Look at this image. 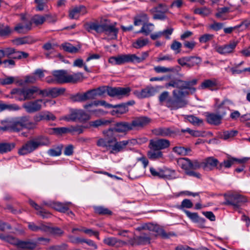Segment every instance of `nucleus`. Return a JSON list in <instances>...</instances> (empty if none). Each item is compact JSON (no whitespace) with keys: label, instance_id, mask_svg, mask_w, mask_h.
Here are the masks:
<instances>
[{"label":"nucleus","instance_id":"obj_27","mask_svg":"<svg viewBox=\"0 0 250 250\" xmlns=\"http://www.w3.org/2000/svg\"><path fill=\"white\" fill-rule=\"evenodd\" d=\"M101 105L104 106L107 108H111L112 107V104H107L105 101H95L93 102H91L89 104H85L83 107L85 109H87L89 112H98L99 113L103 112V111L101 109H98L96 110H90L89 108L93 106H97L98 105Z\"/></svg>","mask_w":250,"mask_h":250},{"label":"nucleus","instance_id":"obj_58","mask_svg":"<svg viewBox=\"0 0 250 250\" xmlns=\"http://www.w3.org/2000/svg\"><path fill=\"white\" fill-rule=\"evenodd\" d=\"M29 54L23 51H17L15 49L14 53L12 56V58L14 59H25L28 57Z\"/></svg>","mask_w":250,"mask_h":250},{"label":"nucleus","instance_id":"obj_41","mask_svg":"<svg viewBox=\"0 0 250 250\" xmlns=\"http://www.w3.org/2000/svg\"><path fill=\"white\" fill-rule=\"evenodd\" d=\"M13 32V30L7 25L0 23V36L4 38L9 37Z\"/></svg>","mask_w":250,"mask_h":250},{"label":"nucleus","instance_id":"obj_32","mask_svg":"<svg viewBox=\"0 0 250 250\" xmlns=\"http://www.w3.org/2000/svg\"><path fill=\"white\" fill-rule=\"evenodd\" d=\"M147 155L148 158L151 160H157L164 158L162 151L153 148H149Z\"/></svg>","mask_w":250,"mask_h":250},{"label":"nucleus","instance_id":"obj_8","mask_svg":"<svg viewBox=\"0 0 250 250\" xmlns=\"http://www.w3.org/2000/svg\"><path fill=\"white\" fill-rule=\"evenodd\" d=\"M15 118L16 127L18 128L17 132H19L23 128L32 129L36 126V124L30 120L29 116H22Z\"/></svg>","mask_w":250,"mask_h":250},{"label":"nucleus","instance_id":"obj_44","mask_svg":"<svg viewBox=\"0 0 250 250\" xmlns=\"http://www.w3.org/2000/svg\"><path fill=\"white\" fill-rule=\"evenodd\" d=\"M154 24L152 23L144 24L141 30L138 31L137 33H143L145 35H148L154 29Z\"/></svg>","mask_w":250,"mask_h":250},{"label":"nucleus","instance_id":"obj_56","mask_svg":"<svg viewBox=\"0 0 250 250\" xmlns=\"http://www.w3.org/2000/svg\"><path fill=\"white\" fill-rule=\"evenodd\" d=\"M62 145L59 146L55 148L49 149L48 150L47 153L51 156H60L62 153Z\"/></svg>","mask_w":250,"mask_h":250},{"label":"nucleus","instance_id":"obj_14","mask_svg":"<svg viewBox=\"0 0 250 250\" xmlns=\"http://www.w3.org/2000/svg\"><path fill=\"white\" fill-rule=\"evenodd\" d=\"M2 126H0V131L17 132L15 118L7 119L1 121Z\"/></svg>","mask_w":250,"mask_h":250},{"label":"nucleus","instance_id":"obj_7","mask_svg":"<svg viewBox=\"0 0 250 250\" xmlns=\"http://www.w3.org/2000/svg\"><path fill=\"white\" fill-rule=\"evenodd\" d=\"M151 121V119L145 116L134 118L130 123L131 130H139L147 125Z\"/></svg>","mask_w":250,"mask_h":250},{"label":"nucleus","instance_id":"obj_62","mask_svg":"<svg viewBox=\"0 0 250 250\" xmlns=\"http://www.w3.org/2000/svg\"><path fill=\"white\" fill-rule=\"evenodd\" d=\"M188 122L194 125H200L203 123V120L193 115H188L187 118Z\"/></svg>","mask_w":250,"mask_h":250},{"label":"nucleus","instance_id":"obj_21","mask_svg":"<svg viewBox=\"0 0 250 250\" xmlns=\"http://www.w3.org/2000/svg\"><path fill=\"white\" fill-rule=\"evenodd\" d=\"M116 23L114 24L104 23L103 33L108 36L110 39L114 40L117 38L119 29L116 27Z\"/></svg>","mask_w":250,"mask_h":250},{"label":"nucleus","instance_id":"obj_31","mask_svg":"<svg viewBox=\"0 0 250 250\" xmlns=\"http://www.w3.org/2000/svg\"><path fill=\"white\" fill-rule=\"evenodd\" d=\"M152 238V235L150 232L148 233H142L140 235L136 236V241L139 245H145L149 244L150 239Z\"/></svg>","mask_w":250,"mask_h":250},{"label":"nucleus","instance_id":"obj_43","mask_svg":"<svg viewBox=\"0 0 250 250\" xmlns=\"http://www.w3.org/2000/svg\"><path fill=\"white\" fill-rule=\"evenodd\" d=\"M142 174L143 172L140 168L134 167L129 170L128 177L130 179H135L140 177Z\"/></svg>","mask_w":250,"mask_h":250},{"label":"nucleus","instance_id":"obj_48","mask_svg":"<svg viewBox=\"0 0 250 250\" xmlns=\"http://www.w3.org/2000/svg\"><path fill=\"white\" fill-rule=\"evenodd\" d=\"M148 43V40L147 39L140 38L132 43V46L136 49H139L146 46Z\"/></svg>","mask_w":250,"mask_h":250},{"label":"nucleus","instance_id":"obj_34","mask_svg":"<svg viewBox=\"0 0 250 250\" xmlns=\"http://www.w3.org/2000/svg\"><path fill=\"white\" fill-rule=\"evenodd\" d=\"M217 81L215 79H207L204 81L200 85L201 89H208L213 90L217 86Z\"/></svg>","mask_w":250,"mask_h":250},{"label":"nucleus","instance_id":"obj_22","mask_svg":"<svg viewBox=\"0 0 250 250\" xmlns=\"http://www.w3.org/2000/svg\"><path fill=\"white\" fill-rule=\"evenodd\" d=\"M155 93V89L152 87H146L141 91L136 90L133 94L139 99H144L153 96Z\"/></svg>","mask_w":250,"mask_h":250},{"label":"nucleus","instance_id":"obj_45","mask_svg":"<svg viewBox=\"0 0 250 250\" xmlns=\"http://www.w3.org/2000/svg\"><path fill=\"white\" fill-rule=\"evenodd\" d=\"M15 147L13 143H0V154H3L11 151Z\"/></svg>","mask_w":250,"mask_h":250},{"label":"nucleus","instance_id":"obj_39","mask_svg":"<svg viewBox=\"0 0 250 250\" xmlns=\"http://www.w3.org/2000/svg\"><path fill=\"white\" fill-rule=\"evenodd\" d=\"M202 59L198 56H188V67L191 68L195 66H199L202 62Z\"/></svg>","mask_w":250,"mask_h":250},{"label":"nucleus","instance_id":"obj_17","mask_svg":"<svg viewBox=\"0 0 250 250\" xmlns=\"http://www.w3.org/2000/svg\"><path fill=\"white\" fill-rule=\"evenodd\" d=\"M52 75L55 78L54 80L49 81L48 83H66L67 71L64 70H55L52 72Z\"/></svg>","mask_w":250,"mask_h":250},{"label":"nucleus","instance_id":"obj_4","mask_svg":"<svg viewBox=\"0 0 250 250\" xmlns=\"http://www.w3.org/2000/svg\"><path fill=\"white\" fill-rule=\"evenodd\" d=\"M188 94V91L175 89L172 92V98H169L166 102V106L170 110H177L186 106L188 102L185 96Z\"/></svg>","mask_w":250,"mask_h":250},{"label":"nucleus","instance_id":"obj_40","mask_svg":"<svg viewBox=\"0 0 250 250\" xmlns=\"http://www.w3.org/2000/svg\"><path fill=\"white\" fill-rule=\"evenodd\" d=\"M148 20L147 15L144 12H141L134 17V24L138 26L143 22L147 21Z\"/></svg>","mask_w":250,"mask_h":250},{"label":"nucleus","instance_id":"obj_13","mask_svg":"<svg viewBox=\"0 0 250 250\" xmlns=\"http://www.w3.org/2000/svg\"><path fill=\"white\" fill-rule=\"evenodd\" d=\"M105 131L106 130L103 131L104 137L99 139L97 141L96 144L99 147L105 148L107 150H109L110 151L114 140H115V137L114 135L107 136L104 133Z\"/></svg>","mask_w":250,"mask_h":250},{"label":"nucleus","instance_id":"obj_59","mask_svg":"<svg viewBox=\"0 0 250 250\" xmlns=\"http://www.w3.org/2000/svg\"><path fill=\"white\" fill-rule=\"evenodd\" d=\"M193 207L191 201L188 199H184L181 202V205L178 207V208L184 211L185 208H190Z\"/></svg>","mask_w":250,"mask_h":250},{"label":"nucleus","instance_id":"obj_9","mask_svg":"<svg viewBox=\"0 0 250 250\" xmlns=\"http://www.w3.org/2000/svg\"><path fill=\"white\" fill-rule=\"evenodd\" d=\"M168 10V7L166 4L160 3L151 9L149 12L153 15L154 20H164L167 19L166 13Z\"/></svg>","mask_w":250,"mask_h":250},{"label":"nucleus","instance_id":"obj_3","mask_svg":"<svg viewBox=\"0 0 250 250\" xmlns=\"http://www.w3.org/2000/svg\"><path fill=\"white\" fill-rule=\"evenodd\" d=\"M95 90L97 96H102L107 92L110 97H116L119 99L129 96L131 91L129 87L101 86Z\"/></svg>","mask_w":250,"mask_h":250},{"label":"nucleus","instance_id":"obj_28","mask_svg":"<svg viewBox=\"0 0 250 250\" xmlns=\"http://www.w3.org/2000/svg\"><path fill=\"white\" fill-rule=\"evenodd\" d=\"M197 83V80L193 79L191 81H183L181 80V90L188 89L189 90L188 94L194 93L196 91V88L194 87Z\"/></svg>","mask_w":250,"mask_h":250},{"label":"nucleus","instance_id":"obj_37","mask_svg":"<svg viewBox=\"0 0 250 250\" xmlns=\"http://www.w3.org/2000/svg\"><path fill=\"white\" fill-rule=\"evenodd\" d=\"M177 178L175 170L166 167L162 168V179L171 180Z\"/></svg>","mask_w":250,"mask_h":250},{"label":"nucleus","instance_id":"obj_24","mask_svg":"<svg viewBox=\"0 0 250 250\" xmlns=\"http://www.w3.org/2000/svg\"><path fill=\"white\" fill-rule=\"evenodd\" d=\"M152 133L156 136L167 137L171 136L176 132L172 127H158L153 129Z\"/></svg>","mask_w":250,"mask_h":250},{"label":"nucleus","instance_id":"obj_35","mask_svg":"<svg viewBox=\"0 0 250 250\" xmlns=\"http://www.w3.org/2000/svg\"><path fill=\"white\" fill-rule=\"evenodd\" d=\"M31 29V23L27 22L24 24L21 23L17 24L14 30L20 34H25Z\"/></svg>","mask_w":250,"mask_h":250},{"label":"nucleus","instance_id":"obj_53","mask_svg":"<svg viewBox=\"0 0 250 250\" xmlns=\"http://www.w3.org/2000/svg\"><path fill=\"white\" fill-rule=\"evenodd\" d=\"M29 204L32 207L34 208L36 210L39 211V214L41 215L43 218L47 217L49 215L48 213L43 212L42 210V208L36 204L34 201L29 200Z\"/></svg>","mask_w":250,"mask_h":250},{"label":"nucleus","instance_id":"obj_12","mask_svg":"<svg viewBox=\"0 0 250 250\" xmlns=\"http://www.w3.org/2000/svg\"><path fill=\"white\" fill-rule=\"evenodd\" d=\"M131 143V140H130L118 141L115 138V140H114V142L112 145L110 153L111 154H117L119 152L124 151L126 149L127 146Z\"/></svg>","mask_w":250,"mask_h":250},{"label":"nucleus","instance_id":"obj_25","mask_svg":"<svg viewBox=\"0 0 250 250\" xmlns=\"http://www.w3.org/2000/svg\"><path fill=\"white\" fill-rule=\"evenodd\" d=\"M203 169L206 171L212 170L215 167L217 168L219 165L218 160L212 157H209L203 161Z\"/></svg>","mask_w":250,"mask_h":250},{"label":"nucleus","instance_id":"obj_6","mask_svg":"<svg viewBox=\"0 0 250 250\" xmlns=\"http://www.w3.org/2000/svg\"><path fill=\"white\" fill-rule=\"evenodd\" d=\"M131 130L130 123L122 122L116 123L112 128L106 130L104 133L107 136H113L114 132L125 133Z\"/></svg>","mask_w":250,"mask_h":250},{"label":"nucleus","instance_id":"obj_15","mask_svg":"<svg viewBox=\"0 0 250 250\" xmlns=\"http://www.w3.org/2000/svg\"><path fill=\"white\" fill-rule=\"evenodd\" d=\"M237 44L236 42H230L228 44L224 45L216 46L215 49L220 54L227 55L233 52Z\"/></svg>","mask_w":250,"mask_h":250},{"label":"nucleus","instance_id":"obj_38","mask_svg":"<svg viewBox=\"0 0 250 250\" xmlns=\"http://www.w3.org/2000/svg\"><path fill=\"white\" fill-rule=\"evenodd\" d=\"M65 89L62 87H54L49 88V97L55 98L64 94Z\"/></svg>","mask_w":250,"mask_h":250},{"label":"nucleus","instance_id":"obj_60","mask_svg":"<svg viewBox=\"0 0 250 250\" xmlns=\"http://www.w3.org/2000/svg\"><path fill=\"white\" fill-rule=\"evenodd\" d=\"M237 131L233 130L225 131L223 132L221 136V138L224 140H226L233 137L237 134Z\"/></svg>","mask_w":250,"mask_h":250},{"label":"nucleus","instance_id":"obj_10","mask_svg":"<svg viewBox=\"0 0 250 250\" xmlns=\"http://www.w3.org/2000/svg\"><path fill=\"white\" fill-rule=\"evenodd\" d=\"M247 201L245 196L239 194H230L226 199V203L232 205L234 208H238Z\"/></svg>","mask_w":250,"mask_h":250},{"label":"nucleus","instance_id":"obj_5","mask_svg":"<svg viewBox=\"0 0 250 250\" xmlns=\"http://www.w3.org/2000/svg\"><path fill=\"white\" fill-rule=\"evenodd\" d=\"M229 101L228 100H224L221 103H216L217 107V112L218 114H210L207 116V121L208 123L213 125H219L221 123V120L223 117L226 115V111H222V109L225 106L226 110L229 108L228 104Z\"/></svg>","mask_w":250,"mask_h":250},{"label":"nucleus","instance_id":"obj_30","mask_svg":"<svg viewBox=\"0 0 250 250\" xmlns=\"http://www.w3.org/2000/svg\"><path fill=\"white\" fill-rule=\"evenodd\" d=\"M148 56V53L146 51L143 52L140 57L134 54H128L129 63H140L144 61Z\"/></svg>","mask_w":250,"mask_h":250},{"label":"nucleus","instance_id":"obj_55","mask_svg":"<svg viewBox=\"0 0 250 250\" xmlns=\"http://www.w3.org/2000/svg\"><path fill=\"white\" fill-rule=\"evenodd\" d=\"M194 13L199 14L203 17H206L211 14V10L209 8L204 7L201 8H196L194 10Z\"/></svg>","mask_w":250,"mask_h":250},{"label":"nucleus","instance_id":"obj_46","mask_svg":"<svg viewBox=\"0 0 250 250\" xmlns=\"http://www.w3.org/2000/svg\"><path fill=\"white\" fill-rule=\"evenodd\" d=\"M237 161V159L233 158H231L227 160H224L223 162L219 164L218 166H217V169L219 170H221L223 167H225L226 168H229L233 164L234 162Z\"/></svg>","mask_w":250,"mask_h":250},{"label":"nucleus","instance_id":"obj_36","mask_svg":"<svg viewBox=\"0 0 250 250\" xmlns=\"http://www.w3.org/2000/svg\"><path fill=\"white\" fill-rule=\"evenodd\" d=\"M83 79V75L82 73L78 72L73 74H68L67 73L66 82L67 83H76L81 81Z\"/></svg>","mask_w":250,"mask_h":250},{"label":"nucleus","instance_id":"obj_49","mask_svg":"<svg viewBox=\"0 0 250 250\" xmlns=\"http://www.w3.org/2000/svg\"><path fill=\"white\" fill-rule=\"evenodd\" d=\"M173 151L180 155H187L191 151L189 148H185L181 146H175L173 148Z\"/></svg>","mask_w":250,"mask_h":250},{"label":"nucleus","instance_id":"obj_18","mask_svg":"<svg viewBox=\"0 0 250 250\" xmlns=\"http://www.w3.org/2000/svg\"><path fill=\"white\" fill-rule=\"evenodd\" d=\"M103 242L108 246L116 248L122 247L126 244L125 242L114 237H105L103 240Z\"/></svg>","mask_w":250,"mask_h":250},{"label":"nucleus","instance_id":"obj_11","mask_svg":"<svg viewBox=\"0 0 250 250\" xmlns=\"http://www.w3.org/2000/svg\"><path fill=\"white\" fill-rule=\"evenodd\" d=\"M170 145L169 141L167 139H151L149 141L148 147L161 151V150L169 147Z\"/></svg>","mask_w":250,"mask_h":250},{"label":"nucleus","instance_id":"obj_19","mask_svg":"<svg viewBox=\"0 0 250 250\" xmlns=\"http://www.w3.org/2000/svg\"><path fill=\"white\" fill-rule=\"evenodd\" d=\"M48 21L49 22L52 21L51 16L49 14H46L44 16H42L39 14H36L33 16L31 20L29 21L31 23V27L33 24L36 26L42 25L45 21Z\"/></svg>","mask_w":250,"mask_h":250},{"label":"nucleus","instance_id":"obj_64","mask_svg":"<svg viewBox=\"0 0 250 250\" xmlns=\"http://www.w3.org/2000/svg\"><path fill=\"white\" fill-rule=\"evenodd\" d=\"M90 119V116L83 110L78 109V121H86Z\"/></svg>","mask_w":250,"mask_h":250},{"label":"nucleus","instance_id":"obj_51","mask_svg":"<svg viewBox=\"0 0 250 250\" xmlns=\"http://www.w3.org/2000/svg\"><path fill=\"white\" fill-rule=\"evenodd\" d=\"M13 42L17 45H20L24 44L31 43L32 42L31 38L27 36L15 39L13 41Z\"/></svg>","mask_w":250,"mask_h":250},{"label":"nucleus","instance_id":"obj_20","mask_svg":"<svg viewBox=\"0 0 250 250\" xmlns=\"http://www.w3.org/2000/svg\"><path fill=\"white\" fill-rule=\"evenodd\" d=\"M87 13L85 6L79 5L75 6L69 11V17L70 19H78L80 16L83 15Z\"/></svg>","mask_w":250,"mask_h":250},{"label":"nucleus","instance_id":"obj_47","mask_svg":"<svg viewBox=\"0 0 250 250\" xmlns=\"http://www.w3.org/2000/svg\"><path fill=\"white\" fill-rule=\"evenodd\" d=\"M63 119L67 122L78 121V109L71 110L70 114L64 116Z\"/></svg>","mask_w":250,"mask_h":250},{"label":"nucleus","instance_id":"obj_16","mask_svg":"<svg viewBox=\"0 0 250 250\" xmlns=\"http://www.w3.org/2000/svg\"><path fill=\"white\" fill-rule=\"evenodd\" d=\"M42 100L39 99L33 102L24 103L23 107L28 113H33L40 110L42 107Z\"/></svg>","mask_w":250,"mask_h":250},{"label":"nucleus","instance_id":"obj_61","mask_svg":"<svg viewBox=\"0 0 250 250\" xmlns=\"http://www.w3.org/2000/svg\"><path fill=\"white\" fill-rule=\"evenodd\" d=\"M165 86L166 88L171 86L172 87L179 88L180 89V90H181V80L175 79L171 80L168 83L166 84Z\"/></svg>","mask_w":250,"mask_h":250},{"label":"nucleus","instance_id":"obj_29","mask_svg":"<svg viewBox=\"0 0 250 250\" xmlns=\"http://www.w3.org/2000/svg\"><path fill=\"white\" fill-rule=\"evenodd\" d=\"M104 23H99L96 21L85 24L84 27L89 32L91 30H94L97 33H102L104 32Z\"/></svg>","mask_w":250,"mask_h":250},{"label":"nucleus","instance_id":"obj_50","mask_svg":"<svg viewBox=\"0 0 250 250\" xmlns=\"http://www.w3.org/2000/svg\"><path fill=\"white\" fill-rule=\"evenodd\" d=\"M52 207L55 209L62 212H66L68 209V208L66 204L60 202L53 203Z\"/></svg>","mask_w":250,"mask_h":250},{"label":"nucleus","instance_id":"obj_1","mask_svg":"<svg viewBox=\"0 0 250 250\" xmlns=\"http://www.w3.org/2000/svg\"><path fill=\"white\" fill-rule=\"evenodd\" d=\"M11 94L14 95L13 98L20 101L34 99L37 95L42 97H49V88L42 90L36 86L29 88L14 89L11 91Z\"/></svg>","mask_w":250,"mask_h":250},{"label":"nucleus","instance_id":"obj_2","mask_svg":"<svg viewBox=\"0 0 250 250\" xmlns=\"http://www.w3.org/2000/svg\"><path fill=\"white\" fill-rule=\"evenodd\" d=\"M50 143L48 138L44 136L33 137L22 145L18 153L20 155H25L33 152L40 147L48 146Z\"/></svg>","mask_w":250,"mask_h":250},{"label":"nucleus","instance_id":"obj_42","mask_svg":"<svg viewBox=\"0 0 250 250\" xmlns=\"http://www.w3.org/2000/svg\"><path fill=\"white\" fill-rule=\"evenodd\" d=\"M111 108H115L113 110V112H115L118 114H123L127 112L128 110V107L125 104H119L112 105Z\"/></svg>","mask_w":250,"mask_h":250},{"label":"nucleus","instance_id":"obj_33","mask_svg":"<svg viewBox=\"0 0 250 250\" xmlns=\"http://www.w3.org/2000/svg\"><path fill=\"white\" fill-rule=\"evenodd\" d=\"M178 165L183 170L185 173L191 170V161L188 158H181L177 161Z\"/></svg>","mask_w":250,"mask_h":250},{"label":"nucleus","instance_id":"obj_57","mask_svg":"<svg viewBox=\"0 0 250 250\" xmlns=\"http://www.w3.org/2000/svg\"><path fill=\"white\" fill-rule=\"evenodd\" d=\"M62 49L68 52L76 53L78 49L69 43H64L62 44Z\"/></svg>","mask_w":250,"mask_h":250},{"label":"nucleus","instance_id":"obj_23","mask_svg":"<svg viewBox=\"0 0 250 250\" xmlns=\"http://www.w3.org/2000/svg\"><path fill=\"white\" fill-rule=\"evenodd\" d=\"M15 242L13 245H16L20 250H33L37 246V243L32 241H21L15 239Z\"/></svg>","mask_w":250,"mask_h":250},{"label":"nucleus","instance_id":"obj_54","mask_svg":"<svg viewBox=\"0 0 250 250\" xmlns=\"http://www.w3.org/2000/svg\"><path fill=\"white\" fill-rule=\"evenodd\" d=\"M154 70L157 73H165L173 72L175 69L173 67H166L162 66H156L154 67Z\"/></svg>","mask_w":250,"mask_h":250},{"label":"nucleus","instance_id":"obj_63","mask_svg":"<svg viewBox=\"0 0 250 250\" xmlns=\"http://www.w3.org/2000/svg\"><path fill=\"white\" fill-rule=\"evenodd\" d=\"M184 212L186 213L187 216L193 222H197L199 221V217L197 213L191 212L187 210H184Z\"/></svg>","mask_w":250,"mask_h":250},{"label":"nucleus","instance_id":"obj_26","mask_svg":"<svg viewBox=\"0 0 250 250\" xmlns=\"http://www.w3.org/2000/svg\"><path fill=\"white\" fill-rule=\"evenodd\" d=\"M108 62L113 65H121L125 63H129L128 54L111 57L109 59Z\"/></svg>","mask_w":250,"mask_h":250},{"label":"nucleus","instance_id":"obj_52","mask_svg":"<svg viewBox=\"0 0 250 250\" xmlns=\"http://www.w3.org/2000/svg\"><path fill=\"white\" fill-rule=\"evenodd\" d=\"M94 209L95 212L100 215H111L112 213L111 210L104 207H95Z\"/></svg>","mask_w":250,"mask_h":250}]
</instances>
